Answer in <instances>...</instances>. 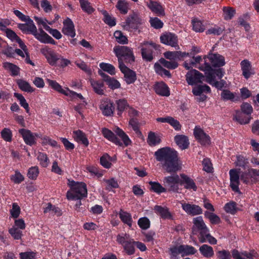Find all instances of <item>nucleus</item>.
<instances>
[{"mask_svg":"<svg viewBox=\"0 0 259 259\" xmlns=\"http://www.w3.org/2000/svg\"><path fill=\"white\" fill-rule=\"evenodd\" d=\"M119 216L121 220L124 224H126L130 227L132 226V219L131 215L129 213L123 211L122 209H120L119 212Z\"/></svg>","mask_w":259,"mask_h":259,"instance_id":"nucleus-36","label":"nucleus"},{"mask_svg":"<svg viewBox=\"0 0 259 259\" xmlns=\"http://www.w3.org/2000/svg\"><path fill=\"white\" fill-rule=\"evenodd\" d=\"M63 27L62 32L65 34L73 37L75 35L74 26L72 20L69 18H67L63 22Z\"/></svg>","mask_w":259,"mask_h":259,"instance_id":"nucleus-16","label":"nucleus"},{"mask_svg":"<svg viewBox=\"0 0 259 259\" xmlns=\"http://www.w3.org/2000/svg\"><path fill=\"white\" fill-rule=\"evenodd\" d=\"M90 81L94 91L97 94L99 95H104L105 87L103 81L96 80L93 79H91Z\"/></svg>","mask_w":259,"mask_h":259,"instance_id":"nucleus-25","label":"nucleus"},{"mask_svg":"<svg viewBox=\"0 0 259 259\" xmlns=\"http://www.w3.org/2000/svg\"><path fill=\"white\" fill-rule=\"evenodd\" d=\"M9 233L15 240L21 239L22 236V231L15 227L13 226L11 228L9 229Z\"/></svg>","mask_w":259,"mask_h":259,"instance_id":"nucleus-52","label":"nucleus"},{"mask_svg":"<svg viewBox=\"0 0 259 259\" xmlns=\"http://www.w3.org/2000/svg\"><path fill=\"white\" fill-rule=\"evenodd\" d=\"M154 155L158 161L161 162L163 168L167 173H176L181 170L182 163L175 150L167 147L162 148L156 151Z\"/></svg>","mask_w":259,"mask_h":259,"instance_id":"nucleus-1","label":"nucleus"},{"mask_svg":"<svg viewBox=\"0 0 259 259\" xmlns=\"http://www.w3.org/2000/svg\"><path fill=\"white\" fill-rule=\"evenodd\" d=\"M74 138L77 142H81L85 147L89 145V141L85 135L81 131L78 130L73 132Z\"/></svg>","mask_w":259,"mask_h":259,"instance_id":"nucleus-32","label":"nucleus"},{"mask_svg":"<svg viewBox=\"0 0 259 259\" xmlns=\"http://www.w3.org/2000/svg\"><path fill=\"white\" fill-rule=\"evenodd\" d=\"M114 36L118 42L121 44H125L127 43V39L126 37L123 35L120 31H116L114 33Z\"/></svg>","mask_w":259,"mask_h":259,"instance_id":"nucleus-60","label":"nucleus"},{"mask_svg":"<svg viewBox=\"0 0 259 259\" xmlns=\"http://www.w3.org/2000/svg\"><path fill=\"white\" fill-rule=\"evenodd\" d=\"M182 180H180V185H184L185 188L187 189H193L196 191L197 187L191 178L184 174H181L180 175Z\"/></svg>","mask_w":259,"mask_h":259,"instance_id":"nucleus-19","label":"nucleus"},{"mask_svg":"<svg viewBox=\"0 0 259 259\" xmlns=\"http://www.w3.org/2000/svg\"><path fill=\"white\" fill-rule=\"evenodd\" d=\"M39 174L38 168L37 166L30 168L27 172L28 177L31 180H35Z\"/></svg>","mask_w":259,"mask_h":259,"instance_id":"nucleus-64","label":"nucleus"},{"mask_svg":"<svg viewBox=\"0 0 259 259\" xmlns=\"http://www.w3.org/2000/svg\"><path fill=\"white\" fill-rule=\"evenodd\" d=\"M204 215L209 220L212 224H218L221 223V219L220 217L212 212L205 211Z\"/></svg>","mask_w":259,"mask_h":259,"instance_id":"nucleus-53","label":"nucleus"},{"mask_svg":"<svg viewBox=\"0 0 259 259\" xmlns=\"http://www.w3.org/2000/svg\"><path fill=\"white\" fill-rule=\"evenodd\" d=\"M153 51L149 48H142L141 54L142 58L148 62H151L153 59Z\"/></svg>","mask_w":259,"mask_h":259,"instance_id":"nucleus-40","label":"nucleus"},{"mask_svg":"<svg viewBox=\"0 0 259 259\" xmlns=\"http://www.w3.org/2000/svg\"><path fill=\"white\" fill-rule=\"evenodd\" d=\"M37 159L39 161L40 164L42 166L46 167L48 165L49 160L47 154L42 152H38Z\"/></svg>","mask_w":259,"mask_h":259,"instance_id":"nucleus-59","label":"nucleus"},{"mask_svg":"<svg viewBox=\"0 0 259 259\" xmlns=\"http://www.w3.org/2000/svg\"><path fill=\"white\" fill-rule=\"evenodd\" d=\"M79 1L80 7L84 12L88 14H91L94 12L95 9L91 6L90 3L88 0Z\"/></svg>","mask_w":259,"mask_h":259,"instance_id":"nucleus-42","label":"nucleus"},{"mask_svg":"<svg viewBox=\"0 0 259 259\" xmlns=\"http://www.w3.org/2000/svg\"><path fill=\"white\" fill-rule=\"evenodd\" d=\"M147 6L157 16H163L165 15L164 9L159 3L150 1L149 3L147 4Z\"/></svg>","mask_w":259,"mask_h":259,"instance_id":"nucleus-24","label":"nucleus"},{"mask_svg":"<svg viewBox=\"0 0 259 259\" xmlns=\"http://www.w3.org/2000/svg\"><path fill=\"white\" fill-rule=\"evenodd\" d=\"M39 32H37L36 27L35 26V31L33 33L34 37L39 41L45 44H51L55 45V41L49 35L41 28H38Z\"/></svg>","mask_w":259,"mask_h":259,"instance_id":"nucleus-10","label":"nucleus"},{"mask_svg":"<svg viewBox=\"0 0 259 259\" xmlns=\"http://www.w3.org/2000/svg\"><path fill=\"white\" fill-rule=\"evenodd\" d=\"M107 84L112 90L120 88V84L118 81L114 78L110 77L106 81Z\"/></svg>","mask_w":259,"mask_h":259,"instance_id":"nucleus-62","label":"nucleus"},{"mask_svg":"<svg viewBox=\"0 0 259 259\" xmlns=\"http://www.w3.org/2000/svg\"><path fill=\"white\" fill-rule=\"evenodd\" d=\"M112 160V158L107 153H106L100 158V163L103 167L106 168H109L111 166V163L110 161Z\"/></svg>","mask_w":259,"mask_h":259,"instance_id":"nucleus-48","label":"nucleus"},{"mask_svg":"<svg viewBox=\"0 0 259 259\" xmlns=\"http://www.w3.org/2000/svg\"><path fill=\"white\" fill-rule=\"evenodd\" d=\"M240 169H232L229 171L230 177V187L232 190L240 193V190L238 187L239 184V173Z\"/></svg>","mask_w":259,"mask_h":259,"instance_id":"nucleus-7","label":"nucleus"},{"mask_svg":"<svg viewBox=\"0 0 259 259\" xmlns=\"http://www.w3.org/2000/svg\"><path fill=\"white\" fill-rule=\"evenodd\" d=\"M20 207L16 203H14L12 204V209L10 210V213L12 218L17 219L18 218L20 214Z\"/></svg>","mask_w":259,"mask_h":259,"instance_id":"nucleus-63","label":"nucleus"},{"mask_svg":"<svg viewBox=\"0 0 259 259\" xmlns=\"http://www.w3.org/2000/svg\"><path fill=\"white\" fill-rule=\"evenodd\" d=\"M159 62L164 67L169 69H174L178 66V63L175 61H168L164 58L159 59Z\"/></svg>","mask_w":259,"mask_h":259,"instance_id":"nucleus-50","label":"nucleus"},{"mask_svg":"<svg viewBox=\"0 0 259 259\" xmlns=\"http://www.w3.org/2000/svg\"><path fill=\"white\" fill-rule=\"evenodd\" d=\"M201 254L206 258H210L214 255V251L212 247L207 244H203L199 247Z\"/></svg>","mask_w":259,"mask_h":259,"instance_id":"nucleus-31","label":"nucleus"},{"mask_svg":"<svg viewBox=\"0 0 259 259\" xmlns=\"http://www.w3.org/2000/svg\"><path fill=\"white\" fill-rule=\"evenodd\" d=\"M149 184L151 186L150 189L155 193L159 194L167 191L166 188L162 186L158 182L150 181L149 182Z\"/></svg>","mask_w":259,"mask_h":259,"instance_id":"nucleus-38","label":"nucleus"},{"mask_svg":"<svg viewBox=\"0 0 259 259\" xmlns=\"http://www.w3.org/2000/svg\"><path fill=\"white\" fill-rule=\"evenodd\" d=\"M186 77V80L189 85L201 83L204 78V76L195 69L190 70L187 73Z\"/></svg>","mask_w":259,"mask_h":259,"instance_id":"nucleus-6","label":"nucleus"},{"mask_svg":"<svg viewBox=\"0 0 259 259\" xmlns=\"http://www.w3.org/2000/svg\"><path fill=\"white\" fill-rule=\"evenodd\" d=\"M193 223L194 224V226L192 228V232L194 234H196V229H197L200 231L199 236H201L204 234V233H206L207 232H209V230L206 226L201 217L194 218L193 220Z\"/></svg>","mask_w":259,"mask_h":259,"instance_id":"nucleus-11","label":"nucleus"},{"mask_svg":"<svg viewBox=\"0 0 259 259\" xmlns=\"http://www.w3.org/2000/svg\"><path fill=\"white\" fill-rule=\"evenodd\" d=\"M175 141L182 150L187 149L189 147L188 138L185 135H177L175 137Z\"/></svg>","mask_w":259,"mask_h":259,"instance_id":"nucleus-27","label":"nucleus"},{"mask_svg":"<svg viewBox=\"0 0 259 259\" xmlns=\"http://www.w3.org/2000/svg\"><path fill=\"white\" fill-rule=\"evenodd\" d=\"M221 96L223 100H231L234 101H237L239 99V97L236 98L235 95L228 90H223Z\"/></svg>","mask_w":259,"mask_h":259,"instance_id":"nucleus-39","label":"nucleus"},{"mask_svg":"<svg viewBox=\"0 0 259 259\" xmlns=\"http://www.w3.org/2000/svg\"><path fill=\"white\" fill-rule=\"evenodd\" d=\"M102 14L104 15V21L105 23L108 24L110 26H113L115 25V19L113 18H112L108 13V12L105 10H102L101 11Z\"/></svg>","mask_w":259,"mask_h":259,"instance_id":"nucleus-54","label":"nucleus"},{"mask_svg":"<svg viewBox=\"0 0 259 259\" xmlns=\"http://www.w3.org/2000/svg\"><path fill=\"white\" fill-rule=\"evenodd\" d=\"M180 251H182L183 256L189 254H194L197 251L194 247L188 245H180Z\"/></svg>","mask_w":259,"mask_h":259,"instance_id":"nucleus-43","label":"nucleus"},{"mask_svg":"<svg viewBox=\"0 0 259 259\" xmlns=\"http://www.w3.org/2000/svg\"><path fill=\"white\" fill-rule=\"evenodd\" d=\"M147 142L150 146H154L160 142V139L154 133L150 132L148 134Z\"/></svg>","mask_w":259,"mask_h":259,"instance_id":"nucleus-45","label":"nucleus"},{"mask_svg":"<svg viewBox=\"0 0 259 259\" xmlns=\"http://www.w3.org/2000/svg\"><path fill=\"white\" fill-rule=\"evenodd\" d=\"M180 177L177 174L165 177L163 180V186L166 188L167 191L179 192V184H180Z\"/></svg>","mask_w":259,"mask_h":259,"instance_id":"nucleus-4","label":"nucleus"},{"mask_svg":"<svg viewBox=\"0 0 259 259\" xmlns=\"http://www.w3.org/2000/svg\"><path fill=\"white\" fill-rule=\"evenodd\" d=\"M26 23L19 24L18 27L24 33H31L32 35L35 31V25L33 21L29 18L28 20L25 21Z\"/></svg>","mask_w":259,"mask_h":259,"instance_id":"nucleus-20","label":"nucleus"},{"mask_svg":"<svg viewBox=\"0 0 259 259\" xmlns=\"http://www.w3.org/2000/svg\"><path fill=\"white\" fill-rule=\"evenodd\" d=\"M100 68L104 71L107 72L111 75H114L115 74V68L111 64L101 63L100 64Z\"/></svg>","mask_w":259,"mask_h":259,"instance_id":"nucleus-57","label":"nucleus"},{"mask_svg":"<svg viewBox=\"0 0 259 259\" xmlns=\"http://www.w3.org/2000/svg\"><path fill=\"white\" fill-rule=\"evenodd\" d=\"M161 42L164 44L170 46L172 47H178V37L172 33H168L163 34L160 36Z\"/></svg>","mask_w":259,"mask_h":259,"instance_id":"nucleus-14","label":"nucleus"},{"mask_svg":"<svg viewBox=\"0 0 259 259\" xmlns=\"http://www.w3.org/2000/svg\"><path fill=\"white\" fill-rule=\"evenodd\" d=\"M19 133L27 145L32 146L36 143L34 136L30 130L21 128L19 130Z\"/></svg>","mask_w":259,"mask_h":259,"instance_id":"nucleus-15","label":"nucleus"},{"mask_svg":"<svg viewBox=\"0 0 259 259\" xmlns=\"http://www.w3.org/2000/svg\"><path fill=\"white\" fill-rule=\"evenodd\" d=\"M1 137L3 140L6 142H10L12 141V133L10 129L4 128L1 132Z\"/></svg>","mask_w":259,"mask_h":259,"instance_id":"nucleus-58","label":"nucleus"},{"mask_svg":"<svg viewBox=\"0 0 259 259\" xmlns=\"http://www.w3.org/2000/svg\"><path fill=\"white\" fill-rule=\"evenodd\" d=\"M224 209L227 213L234 214L237 210V203L234 201H230L225 204Z\"/></svg>","mask_w":259,"mask_h":259,"instance_id":"nucleus-46","label":"nucleus"},{"mask_svg":"<svg viewBox=\"0 0 259 259\" xmlns=\"http://www.w3.org/2000/svg\"><path fill=\"white\" fill-rule=\"evenodd\" d=\"M155 92L163 96H168L170 94L167 86L163 82L158 83L155 86Z\"/></svg>","mask_w":259,"mask_h":259,"instance_id":"nucleus-30","label":"nucleus"},{"mask_svg":"<svg viewBox=\"0 0 259 259\" xmlns=\"http://www.w3.org/2000/svg\"><path fill=\"white\" fill-rule=\"evenodd\" d=\"M154 67L156 72L158 74L161 76L164 75L168 78L171 77L170 72L163 68L158 63H155Z\"/></svg>","mask_w":259,"mask_h":259,"instance_id":"nucleus-47","label":"nucleus"},{"mask_svg":"<svg viewBox=\"0 0 259 259\" xmlns=\"http://www.w3.org/2000/svg\"><path fill=\"white\" fill-rule=\"evenodd\" d=\"M117 241L121 244L128 255H131L135 252L134 244L135 242L130 237V235L125 234L123 236L118 235L117 236Z\"/></svg>","mask_w":259,"mask_h":259,"instance_id":"nucleus-5","label":"nucleus"},{"mask_svg":"<svg viewBox=\"0 0 259 259\" xmlns=\"http://www.w3.org/2000/svg\"><path fill=\"white\" fill-rule=\"evenodd\" d=\"M121 71L124 74L125 80L127 84L134 83L137 79L135 71L127 67L124 64L119 65Z\"/></svg>","mask_w":259,"mask_h":259,"instance_id":"nucleus-12","label":"nucleus"},{"mask_svg":"<svg viewBox=\"0 0 259 259\" xmlns=\"http://www.w3.org/2000/svg\"><path fill=\"white\" fill-rule=\"evenodd\" d=\"M17 83L19 88L23 91L31 93L34 91V89L31 87L30 84L25 80L18 79Z\"/></svg>","mask_w":259,"mask_h":259,"instance_id":"nucleus-37","label":"nucleus"},{"mask_svg":"<svg viewBox=\"0 0 259 259\" xmlns=\"http://www.w3.org/2000/svg\"><path fill=\"white\" fill-rule=\"evenodd\" d=\"M125 23L130 28L137 29L142 23V20L137 14L133 13L127 18Z\"/></svg>","mask_w":259,"mask_h":259,"instance_id":"nucleus-18","label":"nucleus"},{"mask_svg":"<svg viewBox=\"0 0 259 259\" xmlns=\"http://www.w3.org/2000/svg\"><path fill=\"white\" fill-rule=\"evenodd\" d=\"M154 210L163 219H171L172 218L168 209L166 207H162L161 206L156 205L154 206Z\"/></svg>","mask_w":259,"mask_h":259,"instance_id":"nucleus-29","label":"nucleus"},{"mask_svg":"<svg viewBox=\"0 0 259 259\" xmlns=\"http://www.w3.org/2000/svg\"><path fill=\"white\" fill-rule=\"evenodd\" d=\"M207 58L209 59L211 65L214 67H220L225 64L224 57L219 54H209Z\"/></svg>","mask_w":259,"mask_h":259,"instance_id":"nucleus-17","label":"nucleus"},{"mask_svg":"<svg viewBox=\"0 0 259 259\" xmlns=\"http://www.w3.org/2000/svg\"><path fill=\"white\" fill-rule=\"evenodd\" d=\"M251 118V116L244 115L243 113L241 112L240 111H237L233 119L235 120L240 124H246L249 123Z\"/></svg>","mask_w":259,"mask_h":259,"instance_id":"nucleus-28","label":"nucleus"},{"mask_svg":"<svg viewBox=\"0 0 259 259\" xmlns=\"http://www.w3.org/2000/svg\"><path fill=\"white\" fill-rule=\"evenodd\" d=\"M198 68L200 70L205 71V81L210 84L212 85V84L214 82L215 80L214 73L211 68V65L208 63L206 62V61H205L204 66H200L198 67Z\"/></svg>","mask_w":259,"mask_h":259,"instance_id":"nucleus-13","label":"nucleus"},{"mask_svg":"<svg viewBox=\"0 0 259 259\" xmlns=\"http://www.w3.org/2000/svg\"><path fill=\"white\" fill-rule=\"evenodd\" d=\"M116 57L118 58L119 65L126 63H132L135 62V57L132 49L126 46H117L113 49Z\"/></svg>","mask_w":259,"mask_h":259,"instance_id":"nucleus-3","label":"nucleus"},{"mask_svg":"<svg viewBox=\"0 0 259 259\" xmlns=\"http://www.w3.org/2000/svg\"><path fill=\"white\" fill-rule=\"evenodd\" d=\"M100 109L104 115L111 116L113 114L114 106L113 103L110 101H104L101 104Z\"/></svg>","mask_w":259,"mask_h":259,"instance_id":"nucleus-21","label":"nucleus"},{"mask_svg":"<svg viewBox=\"0 0 259 259\" xmlns=\"http://www.w3.org/2000/svg\"><path fill=\"white\" fill-rule=\"evenodd\" d=\"M3 67L5 68V69L9 70L10 71H11L12 75H17L19 73L20 68L17 66L13 63L5 62L3 63Z\"/></svg>","mask_w":259,"mask_h":259,"instance_id":"nucleus-41","label":"nucleus"},{"mask_svg":"<svg viewBox=\"0 0 259 259\" xmlns=\"http://www.w3.org/2000/svg\"><path fill=\"white\" fill-rule=\"evenodd\" d=\"M223 12L226 20L231 19L235 13V10L231 7H224Z\"/></svg>","mask_w":259,"mask_h":259,"instance_id":"nucleus-61","label":"nucleus"},{"mask_svg":"<svg viewBox=\"0 0 259 259\" xmlns=\"http://www.w3.org/2000/svg\"><path fill=\"white\" fill-rule=\"evenodd\" d=\"M41 52L46 57L48 63L51 65H55L57 61L61 59L60 55L57 54L47 47L41 49Z\"/></svg>","mask_w":259,"mask_h":259,"instance_id":"nucleus-9","label":"nucleus"},{"mask_svg":"<svg viewBox=\"0 0 259 259\" xmlns=\"http://www.w3.org/2000/svg\"><path fill=\"white\" fill-rule=\"evenodd\" d=\"M116 7L123 14H126L128 12V4L125 0H118Z\"/></svg>","mask_w":259,"mask_h":259,"instance_id":"nucleus-44","label":"nucleus"},{"mask_svg":"<svg viewBox=\"0 0 259 259\" xmlns=\"http://www.w3.org/2000/svg\"><path fill=\"white\" fill-rule=\"evenodd\" d=\"M14 97L17 98L20 102V104L22 106L25 110L27 113H29V105L27 103L24 97L20 94L15 93L14 94Z\"/></svg>","mask_w":259,"mask_h":259,"instance_id":"nucleus-51","label":"nucleus"},{"mask_svg":"<svg viewBox=\"0 0 259 259\" xmlns=\"http://www.w3.org/2000/svg\"><path fill=\"white\" fill-rule=\"evenodd\" d=\"M183 209L189 214L195 215L201 214L202 210L198 205L189 203L182 204Z\"/></svg>","mask_w":259,"mask_h":259,"instance_id":"nucleus-22","label":"nucleus"},{"mask_svg":"<svg viewBox=\"0 0 259 259\" xmlns=\"http://www.w3.org/2000/svg\"><path fill=\"white\" fill-rule=\"evenodd\" d=\"M198 239L200 243H204L206 241L212 245H214L217 243V240L212 236L209 233V232H207L206 233H204V234L201 236H198Z\"/></svg>","mask_w":259,"mask_h":259,"instance_id":"nucleus-34","label":"nucleus"},{"mask_svg":"<svg viewBox=\"0 0 259 259\" xmlns=\"http://www.w3.org/2000/svg\"><path fill=\"white\" fill-rule=\"evenodd\" d=\"M69 185L71 190L66 194L68 200H78L87 197V189L84 183L72 181L69 182Z\"/></svg>","mask_w":259,"mask_h":259,"instance_id":"nucleus-2","label":"nucleus"},{"mask_svg":"<svg viewBox=\"0 0 259 259\" xmlns=\"http://www.w3.org/2000/svg\"><path fill=\"white\" fill-rule=\"evenodd\" d=\"M242 75L245 78H249L251 75H253L254 72L252 71V67L250 62L248 60H244L241 63Z\"/></svg>","mask_w":259,"mask_h":259,"instance_id":"nucleus-26","label":"nucleus"},{"mask_svg":"<svg viewBox=\"0 0 259 259\" xmlns=\"http://www.w3.org/2000/svg\"><path fill=\"white\" fill-rule=\"evenodd\" d=\"M194 135L195 138L202 145H208L210 144V139L202 129L198 126H195L194 129Z\"/></svg>","mask_w":259,"mask_h":259,"instance_id":"nucleus-8","label":"nucleus"},{"mask_svg":"<svg viewBox=\"0 0 259 259\" xmlns=\"http://www.w3.org/2000/svg\"><path fill=\"white\" fill-rule=\"evenodd\" d=\"M241 112L243 113L247 116H250L253 112V108L252 106L247 102H243L241 106Z\"/></svg>","mask_w":259,"mask_h":259,"instance_id":"nucleus-55","label":"nucleus"},{"mask_svg":"<svg viewBox=\"0 0 259 259\" xmlns=\"http://www.w3.org/2000/svg\"><path fill=\"white\" fill-rule=\"evenodd\" d=\"M129 125L132 126L133 130L139 137L142 136V133L139 130V123L137 119L134 118H131L129 121Z\"/></svg>","mask_w":259,"mask_h":259,"instance_id":"nucleus-56","label":"nucleus"},{"mask_svg":"<svg viewBox=\"0 0 259 259\" xmlns=\"http://www.w3.org/2000/svg\"><path fill=\"white\" fill-rule=\"evenodd\" d=\"M193 28L196 32H201L205 30V27L202 24V22L197 18H194L192 20Z\"/></svg>","mask_w":259,"mask_h":259,"instance_id":"nucleus-49","label":"nucleus"},{"mask_svg":"<svg viewBox=\"0 0 259 259\" xmlns=\"http://www.w3.org/2000/svg\"><path fill=\"white\" fill-rule=\"evenodd\" d=\"M102 133L104 138L109 141L114 143L117 145L120 146H122V143L120 142L119 139H118L114 133L111 131L106 128H103L102 129Z\"/></svg>","mask_w":259,"mask_h":259,"instance_id":"nucleus-23","label":"nucleus"},{"mask_svg":"<svg viewBox=\"0 0 259 259\" xmlns=\"http://www.w3.org/2000/svg\"><path fill=\"white\" fill-rule=\"evenodd\" d=\"M47 82H48L49 85L54 90L64 94L66 96L68 95L67 91L69 90L68 88L66 89V90H63L62 88V87L55 80H51L50 79H47Z\"/></svg>","mask_w":259,"mask_h":259,"instance_id":"nucleus-35","label":"nucleus"},{"mask_svg":"<svg viewBox=\"0 0 259 259\" xmlns=\"http://www.w3.org/2000/svg\"><path fill=\"white\" fill-rule=\"evenodd\" d=\"M114 132L116 135L118 136L120 138L125 146H127L131 144L132 142L131 140L122 130L118 127H116L114 130Z\"/></svg>","mask_w":259,"mask_h":259,"instance_id":"nucleus-33","label":"nucleus"}]
</instances>
